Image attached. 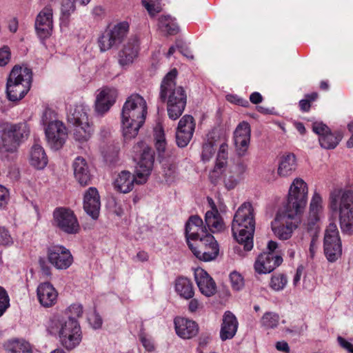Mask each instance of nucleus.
Listing matches in <instances>:
<instances>
[{
	"label": "nucleus",
	"instance_id": "nucleus-1",
	"mask_svg": "<svg viewBox=\"0 0 353 353\" xmlns=\"http://www.w3.org/2000/svg\"><path fill=\"white\" fill-rule=\"evenodd\" d=\"M148 114L145 99L139 94H132L124 103L121 114V130L125 141L135 138L144 124Z\"/></svg>",
	"mask_w": 353,
	"mask_h": 353
},
{
	"label": "nucleus",
	"instance_id": "nucleus-2",
	"mask_svg": "<svg viewBox=\"0 0 353 353\" xmlns=\"http://www.w3.org/2000/svg\"><path fill=\"white\" fill-rule=\"evenodd\" d=\"M177 74L176 69L171 70L163 79L159 92V99L167 103L168 115L172 120L181 116L187 103L185 90L176 84Z\"/></svg>",
	"mask_w": 353,
	"mask_h": 353
},
{
	"label": "nucleus",
	"instance_id": "nucleus-3",
	"mask_svg": "<svg viewBox=\"0 0 353 353\" xmlns=\"http://www.w3.org/2000/svg\"><path fill=\"white\" fill-rule=\"evenodd\" d=\"M328 208L339 212L343 233H353V190L339 186L333 187L329 193Z\"/></svg>",
	"mask_w": 353,
	"mask_h": 353
},
{
	"label": "nucleus",
	"instance_id": "nucleus-4",
	"mask_svg": "<svg viewBox=\"0 0 353 353\" xmlns=\"http://www.w3.org/2000/svg\"><path fill=\"white\" fill-rule=\"evenodd\" d=\"M48 330L59 336L61 344L68 350L77 347L82 340V332L79 321L73 318H65L61 314L52 315L48 322Z\"/></svg>",
	"mask_w": 353,
	"mask_h": 353
},
{
	"label": "nucleus",
	"instance_id": "nucleus-5",
	"mask_svg": "<svg viewBox=\"0 0 353 353\" xmlns=\"http://www.w3.org/2000/svg\"><path fill=\"white\" fill-rule=\"evenodd\" d=\"M253 211L251 203H243L236 212L232 224L233 236L246 251H250L253 248L255 230Z\"/></svg>",
	"mask_w": 353,
	"mask_h": 353
},
{
	"label": "nucleus",
	"instance_id": "nucleus-6",
	"mask_svg": "<svg viewBox=\"0 0 353 353\" xmlns=\"http://www.w3.org/2000/svg\"><path fill=\"white\" fill-rule=\"evenodd\" d=\"M29 134L30 128L26 122L2 123L0 125V152L14 153Z\"/></svg>",
	"mask_w": 353,
	"mask_h": 353
},
{
	"label": "nucleus",
	"instance_id": "nucleus-7",
	"mask_svg": "<svg viewBox=\"0 0 353 353\" xmlns=\"http://www.w3.org/2000/svg\"><path fill=\"white\" fill-rule=\"evenodd\" d=\"M32 71L27 67L15 65L11 70L6 83V92L10 101H17L30 90Z\"/></svg>",
	"mask_w": 353,
	"mask_h": 353
},
{
	"label": "nucleus",
	"instance_id": "nucleus-8",
	"mask_svg": "<svg viewBox=\"0 0 353 353\" xmlns=\"http://www.w3.org/2000/svg\"><path fill=\"white\" fill-rule=\"evenodd\" d=\"M89 108L83 103L70 105L67 118L74 128V138L79 142L87 141L93 133V128L88 118Z\"/></svg>",
	"mask_w": 353,
	"mask_h": 353
},
{
	"label": "nucleus",
	"instance_id": "nucleus-9",
	"mask_svg": "<svg viewBox=\"0 0 353 353\" xmlns=\"http://www.w3.org/2000/svg\"><path fill=\"white\" fill-rule=\"evenodd\" d=\"M41 122L44 127L46 140L50 147L53 150L61 148L67 139L68 132L56 113L51 109H46L41 116Z\"/></svg>",
	"mask_w": 353,
	"mask_h": 353
},
{
	"label": "nucleus",
	"instance_id": "nucleus-10",
	"mask_svg": "<svg viewBox=\"0 0 353 353\" xmlns=\"http://www.w3.org/2000/svg\"><path fill=\"white\" fill-rule=\"evenodd\" d=\"M307 183L301 178H295L290 186L284 210L301 216L307 202Z\"/></svg>",
	"mask_w": 353,
	"mask_h": 353
},
{
	"label": "nucleus",
	"instance_id": "nucleus-11",
	"mask_svg": "<svg viewBox=\"0 0 353 353\" xmlns=\"http://www.w3.org/2000/svg\"><path fill=\"white\" fill-rule=\"evenodd\" d=\"M301 223L300 216L285 210L278 213L271 223V228L274 235L281 240L289 239L293 231Z\"/></svg>",
	"mask_w": 353,
	"mask_h": 353
},
{
	"label": "nucleus",
	"instance_id": "nucleus-12",
	"mask_svg": "<svg viewBox=\"0 0 353 353\" xmlns=\"http://www.w3.org/2000/svg\"><path fill=\"white\" fill-rule=\"evenodd\" d=\"M133 150L139 159L134 173L139 177L138 181L145 183L152 171L154 163V151L143 142L134 146Z\"/></svg>",
	"mask_w": 353,
	"mask_h": 353
},
{
	"label": "nucleus",
	"instance_id": "nucleus-13",
	"mask_svg": "<svg viewBox=\"0 0 353 353\" xmlns=\"http://www.w3.org/2000/svg\"><path fill=\"white\" fill-rule=\"evenodd\" d=\"M324 253L330 262L336 261L341 256V241L337 226L335 223H330L325 230Z\"/></svg>",
	"mask_w": 353,
	"mask_h": 353
},
{
	"label": "nucleus",
	"instance_id": "nucleus-14",
	"mask_svg": "<svg viewBox=\"0 0 353 353\" xmlns=\"http://www.w3.org/2000/svg\"><path fill=\"white\" fill-rule=\"evenodd\" d=\"M47 259L54 268L59 270L69 268L73 263V256L70 251L61 245H52L48 247Z\"/></svg>",
	"mask_w": 353,
	"mask_h": 353
},
{
	"label": "nucleus",
	"instance_id": "nucleus-15",
	"mask_svg": "<svg viewBox=\"0 0 353 353\" xmlns=\"http://www.w3.org/2000/svg\"><path fill=\"white\" fill-rule=\"evenodd\" d=\"M54 223L61 231L67 234H76L79 225L74 212L67 208H57L53 212Z\"/></svg>",
	"mask_w": 353,
	"mask_h": 353
},
{
	"label": "nucleus",
	"instance_id": "nucleus-16",
	"mask_svg": "<svg viewBox=\"0 0 353 353\" xmlns=\"http://www.w3.org/2000/svg\"><path fill=\"white\" fill-rule=\"evenodd\" d=\"M114 88L104 87L98 90L94 103V111L98 116H103L114 105L117 97Z\"/></svg>",
	"mask_w": 353,
	"mask_h": 353
},
{
	"label": "nucleus",
	"instance_id": "nucleus-17",
	"mask_svg": "<svg viewBox=\"0 0 353 353\" xmlns=\"http://www.w3.org/2000/svg\"><path fill=\"white\" fill-rule=\"evenodd\" d=\"M35 30L41 39L49 37L53 30V10L51 6L44 7L35 19Z\"/></svg>",
	"mask_w": 353,
	"mask_h": 353
},
{
	"label": "nucleus",
	"instance_id": "nucleus-18",
	"mask_svg": "<svg viewBox=\"0 0 353 353\" xmlns=\"http://www.w3.org/2000/svg\"><path fill=\"white\" fill-rule=\"evenodd\" d=\"M282 262V257L275 252H264L256 258L254 268L259 274H268L272 272Z\"/></svg>",
	"mask_w": 353,
	"mask_h": 353
},
{
	"label": "nucleus",
	"instance_id": "nucleus-19",
	"mask_svg": "<svg viewBox=\"0 0 353 353\" xmlns=\"http://www.w3.org/2000/svg\"><path fill=\"white\" fill-rule=\"evenodd\" d=\"M250 126L247 122L240 123L234 132V141L239 156H243L250 141Z\"/></svg>",
	"mask_w": 353,
	"mask_h": 353
},
{
	"label": "nucleus",
	"instance_id": "nucleus-20",
	"mask_svg": "<svg viewBox=\"0 0 353 353\" xmlns=\"http://www.w3.org/2000/svg\"><path fill=\"white\" fill-rule=\"evenodd\" d=\"M194 279L200 292L210 297L216 292V285L209 274L202 268H197L194 271Z\"/></svg>",
	"mask_w": 353,
	"mask_h": 353
},
{
	"label": "nucleus",
	"instance_id": "nucleus-21",
	"mask_svg": "<svg viewBox=\"0 0 353 353\" xmlns=\"http://www.w3.org/2000/svg\"><path fill=\"white\" fill-rule=\"evenodd\" d=\"M139 50V42L137 37H130L119 53V64L121 66H128L132 64L138 56Z\"/></svg>",
	"mask_w": 353,
	"mask_h": 353
},
{
	"label": "nucleus",
	"instance_id": "nucleus-22",
	"mask_svg": "<svg viewBox=\"0 0 353 353\" xmlns=\"http://www.w3.org/2000/svg\"><path fill=\"white\" fill-rule=\"evenodd\" d=\"M101 201L99 192L95 188H88L83 196V209L93 219H97L99 215Z\"/></svg>",
	"mask_w": 353,
	"mask_h": 353
},
{
	"label": "nucleus",
	"instance_id": "nucleus-23",
	"mask_svg": "<svg viewBox=\"0 0 353 353\" xmlns=\"http://www.w3.org/2000/svg\"><path fill=\"white\" fill-rule=\"evenodd\" d=\"M174 323L176 333L181 339H192L199 332V326L192 320L179 316L174 319Z\"/></svg>",
	"mask_w": 353,
	"mask_h": 353
},
{
	"label": "nucleus",
	"instance_id": "nucleus-24",
	"mask_svg": "<svg viewBox=\"0 0 353 353\" xmlns=\"http://www.w3.org/2000/svg\"><path fill=\"white\" fill-rule=\"evenodd\" d=\"M139 179L136 173L133 175L129 171H121L114 180V188L119 192L128 193L132 190L134 183L141 184L138 181Z\"/></svg>",
	"mask_w": 353,
	"mask_h": 353
},
{
	"label": "nucleus",
	"instance_id": "nucleus-25",
	"mask_svg": "<svg viewBox=\"0 0 353 353\" xmlns=\"http://www.w3.org/2000/svg\"><path fill=\"white\" fill-rule=\"evenodd\" d=\"M208 232L206 226H203L202 219L198 216L190 217L185 225V234L188 245L189 242H194L196 239Z\"/></svg>",
	"mask_w": 353,
	"mask_h": 353
},
{
	"label": "nucleus",
	"instance_id": "nucleus-26",
	"mask_svg": "<svg viewBox=\"0 0 353 353\" xmlns=\"http://www.w3.org/2000/svg\"><path fill=\"white\" fill-rule=\"evenodd\" d=\"M239 323L236 316L230 311L224 313L220 330V338L222 341L232 339L236 334Z\"/></svg>",
	"mask_w": 353,
	"mask_h": 353
},
{
	"label": "nucleus",
	"instance_id": "nucleus-27",
	"mask_svg": "<svg viewBox=\"0 0 353 353\" xmlns=\"http://www.w3.org/2000/svg\"><path fill=\"white\" fill-rule=\"evenodd\" d=\"M37 296L41 305L49 307L56 303L58 293L52 284L46 282L38 286Z\"/></svg>",
	"mask_w": 353,
	"mask_h": 353
},
{
	"label": "nucleus",
	"instance_id": "nucleus-28",
	"mask_svg": "<svg viewBox=\"0 0 353 353\" xmlns=\"http://www.w3.org/2000/svg\"><path fill=\"white\" fill-rule=\"evenodd\" d=\"M74 177L82 186L88 185L91 181L89 166L85 159L77 157L73 162Z\"/></svg>",
	"mask_w": 353,
	"mask_h": 353
},
{
	"label": "nucleus",
	"instance_id": "nucleus-29",
	"mask_svg": "<svg viewBox=\"0 0 353 353\" xmlns=\"http://www.w3.org/2000/svg\"><path fill=\"white\" fill-rule=\"evenodd\" d=\"M91 0H62L61 3V24L68 26L70 17L77 10V6H87Z\"/></svg>",
	"mask_w": 353,
	"mask_h": 353
},
{
	"label": "nucleus",
	"instance_id": "nucleus-30",
	"mask_svg": "<svg viewBox=\"0 0 353 353\" xmlns=\"http://www.w3.org/2000/svg\"><path fill=\"white\" fill-rule=\"evenodd\" d=\"M323 199L318 192H314L310 203L308 217L305 223L308 230H312L320 219V213L322 212Z\"/></svg>",
	"mask_w": 353,
	"mask_h": 353
},
{
	"label": "nucleus",
	"instance_id": "nucleus-31",
	"mask_svg": "<svg viewBox=\"0 0 353 353\" xmlns=\"http://www.w3.org/2000/svg\"><path fill=\"white\" fill-rule=\"evenodd\" d=\"M244 172L245 166L242 163L231 165L224 175L225 187L228 190L234 189L240 181Z\"/></svg>",
	"mask_w": 353,
	"mask_h": 353
},
{
	"label": "nucleus",
	"instance_id": "nucleus-32",
	"mask_svg": "<svg viewBox=\"0 0 353 353\" xmlns=\"http://www.w3.org/2000/svg\"><path fill=\"white\" fill-rule=\"evenodd\" d=\"M29 161L32 166L38 170L43 169L48 164V159L43 148L35 143L30 152Z\"/></svg>",
	"mask_w": 353,
	"mask_h": 353
},
{
	"label": "nucleus",
	"instance_id": "nucleus-33",
	"mask_svg": "<svg viewBox=\"0 0 353 353\" xmlns=\"http://www.w3.org/2000/svg\"><path fill=\"white\" fill-rule=\"evenodd\" d=\"M296 159L294 154L289 153L281 157L277 174L281 177H288L296 169Z\"/></svg>",
	"mask_w": 353,
	"mask_h": 353
},
{
	"label": "nucleus",
	"instance_id": "nucleus-34",
	"mask_svg": "<svg viewBox=\"0 0 353 353\" xmlns=\"http://www.w3.org/2000/svg\"><path fill=\"white\" fill-rule=\"evenodd\" d=\"M205 226L212 233L221 232L225 228L223 221L214 205L212 210L205 213Z\"/></svg>",
	"mask_w": 353,
	"mask_h": 353
},
{
	"label": "nucleus",
	"instance_id": "nucleus-35",
	"mask_svg": "<svg viewBox=\"0 0 353 353\" xmlns=\"http://www.w3.org/2000/svg\"><path fill=\"white\" fill-rule=\"evenodd\" d=\"M210 244L206 248H201V250H195L194 255L203 261H210L214 259L219 254V245L214 237H210ZM202 246V245H201Z\"/></svg>",
	"mask_w": 353,
	"mask_h": 353
},
{
	"label": "nucleus",
	"instance_id": "nucleus-36",
	"mask_svg": "<svg viewBox=\"0 0 353 353\" xmlns=\"http://www.w3.org/2000/svg\"><path fill=\"white\" fill-rule=\"evenodd\" d=\"M175 290L181 297L185 299H190L194 294L191 281L185 277H180L176 280Z\"/></svg>",
	"mask_w": 353,
	"mask_h": 353
},
{
	"label": "nucleus",
	"instance_id": "nucleus-37",
	"mask_svg": "<svg viewBox=\"0 0 353 353\" xmlns=\"http://www.w3.org/2000/svg\"><path fill=\"white\" fill-rule=\"evenodd\" d=\"M3 346L8 353H32L30 344L23 340L8 341Z\"/></svg>",
	"mask_w": 353,
	"mask_h": 353
},
{
	"label": "nucleus",
	"instance_id": "nucleus-38",
	"mask_svg": "<svg viewBox=\"0 0 353 353\" xmlns=\"http://www.w3.org/2000/svg\"><path fill=\"white\" fill-rule=\"evenodd\" d=\"M158 27L160 31L165 34L173 35L179 31L175 19L169 15L161 16L159 19Z\"/></svg>",
	"mask_w": 353,
	"mask_h": 353
},
{
	"label": "nucleus",
	"instance_id": "nucleus-39",
	"mask_svg": "<svg viewBox=\"0 0 353 353\" xmlns=\"http://www.w3.org/2000/svg\"><path fill=\"white\" fill-rule=\"evenodd\" d=\"M342 139V135L340 132L332 133L330 130L321 135L319 138L320 145L325 149H333L339 144Z\"/></svg>",
	"mask_w": 353,
	"mask_h": 353
},
{
	"label": "nucleus",
	"instance_id": "nucleus-40",
	"mask_svg": "<svg viewBox=\"0 0 353 353\" xmlns=\"http://www.w3.org/2000/svg\"><path fill=\"white\" fill-rule=\"evenodd\" d=\"M108 30L117 45H119L126 37L129 30V24L126 21L120 22Z\"/></svg>",
	"mask_w": 353,
	"mask_h": 353
},
{
	"label": "nucleus",
	"instance_id": "nucleus-41",
	"mask_svg": "<svg viewBox=\"0 0 353 353\" xmlns=\"http://www.w3.org/2000/svg\"><path fill=\"white\" fill-rule=\"evenodd\" d=\"M108 30L117 45H119L126 37L129 30V24L126 21L120 22Z\"/></svg>",
	"mask_w": 353,
	"mask_h": 353
},
{
	"label": "nucleus",
	"instance_id": "nucleus-42",
	"mask_svg": "<svg viewBox=\"0 0 353 353\" xmlns=\"http://www.w3.org/2000/svg\"><path fill=\"white\" fill-rule=\"evenodd\" d=\"M279 320L280 318L278 314L268 312L263 315L261 323L265 329H274L279 325Z\"/></svg>",
	"mask_w": 353,
	"mask_h": 353
},
{
	"label": "nucleus",
	"instance_id": "nucleus-43",
	"mask_svg": "<svg viewBox=\"0 0 353 353\" xmlns=\"http://www.w3.org/2000/svg\"><path fill=\"white\" fill-rule=\"evenodd\" d=\"M288 279L283 274H275L272 276L270 281V288L276 292L283 290L288 284Z\"/></svg>",
	"mask_w": 353,
	"mask_h": 353
},
{
	"label": "nucleus",
	"instance_id": "nucleus-44",
	"mask_svg": "<svg viewBox=\"0 0 353 353\" xmlns=\"http://www.w3.org/2000/svg\"><path fill=\"white\" fill-rule=\"evenodd\" d=\"M155 145L159 152H163L165 150L166 142L164 130L161 125H157L154 129Z\"/></svg>",
	"mask_w": 353,
	"mask_h": 353
},
{
	"label": "nucleus",
	"instance_id": "nucleus-45",
	"mask_svg": "<svg viewBox=\"0 0 353 353\" xmlns=\"http://www.w3.org/2000/svg\"><path fill=\"white\" fill-rule=\"evenodd\" d=\"M98 42L101 52L107 51L117 46V43L113 39L112 36L109 33L108 30L99 38Z\"/></svg>",
	"mask_w": 353,
	"mask_h": 353
},
{
	"label": "nucleus",
	"instance_id": "nucleus-46",
	"mask_svg": "<svg viewBox=\"0 0 353 353\" xmlns=\"http://www.w3.org/2000/svg\"><path fill=\"white\" fill-rule=\"evenodd\" d=\"M195 129V123L194 118L189 114L184 115L178 123L176 130H184L193 134Z\"/></svg>",
	"mask_w": 353,
	"mask_h": 353
},
{
	"label": "nucleus",
	"instance_id": "nucleus-47",
	"mask_svg": "<svg viewBox=\"0 0 353 353\" xmlns=\"http://www.w3.org/2000/svg\"><path fill=\"white\" fill-rule=\"evenodd\" d=\"M210 237H214L209 232L205 233L203 236H201L200 238L196 239L194 242H189V248L192 250V253L194 254L195 250H201V245L203 248H206L210 244H212L210 241Z\"/></svg>",
	"mask_w": 353,
	"mask_h": 353
},
{
	"label": "nucleus",
	"instance_id": "nucleus-48",
	"mask_svg": "<svg viewBox=\"0 0 353 353\" xmlns=\"http://www.w3.org/2000/svg\"><path fill=\"white\" fill-rule=\"evenodd\" d=\"M224 141H225L224 133L218 128L213 129L207 135L206 142L211 143V145L216 148L219 144Z\"/></svg>",
	"mask_w": 353,
	"mask_h": 353
},
{
	"label": "nucleus",
	"instance_id": "nucleus-49",
	"mask_svg": "<svg viewBox=\"0 0 353 353\" xmlns=\"http://www.w3.org/2000/svg\"><path fill=\"white\" fill-rule=\"evenodd\" d=\"M226 164L222 162H216L214 168L209 174V179L212 183L216 185L221 179Z\"/></svg>",
	"mask_w": 353,
	"mask_h": 353
},
{
	"label": "nucleus",
	"instance_id": "nucleus-50",
	"mask_svg": "<svg viewBox=\"0 0 353 353\" xmlns=\"http://www.w3.org/2000/svg\"><path fill=\"white\" fill-rule=\"evenodd\" d=\"M83 312V306L79 303H73L70 305L65 310V318H73L76 319L82 316Z\"/></svg>",
	"mask_w": 353,
	"mask_h": 353
},
{
	"label": "nucleus",
	"instance_id": "nucleus-51",
	"mask_svg": "<svg viewBox=\"0 0 353 353\" xmlns=\"http://www.w3.org/2000/svg\"><path fill=\"white\" fill-rule=\"evenodd\" d=\"M193 134L185 132L184 130H176V142L179 147L184 148L190 143Z\"/></svg>",
	"mask_w": 353,
	"mask_h": 353
},
{
	"label": "nucleus",
	"instance_id": "nucleus-52",
	"mask_svg": "<svg viewBox=\"0 0 353 353\" xmlns=\"http://www.w3.org/2000/svg\"><path fill=\"white\" fill-rule=\"evenodd\" d=\"M142 4L151 16L155 15L161 10L159 0H142Z\"/></svg>",
	"mask_w": 353,
	"mask_h": 353
},
{
	"label": "nucleus",
	"instance_id": "nucleus-53",
	"mask_svg": "<svg viewBox=\"0 0 353 353\" xmlns=\"http://www.w3.org/2000/svg\"><path fill=\"white\" fill-rule=\"evenodd\" d=\"M163 175L166 182L171 183L174 181L176 176V166L170 163L163 164Z\"/></svg>",
	"mask_w": 353,
	"mask_h": 353
},
{
	"label": "nucleus",
	"instance_id": "nucleus-54",
	"mask_svg": "<svg viewBox=\"0 0 353 353\" xmlns=\"http://www.w3.org/2000/svg\"><path fill=\"white\" fill-rule=\"evenodd\" d=\"M232 287L234 290H241L244 286V280L242 276L237 272H233L230 274Z\"/></svg>",
	"mask_w": 353,
	"mask_h": 353
},
{
	"label": "nucleus",
	"instance_id": "nucleus-55",
	"mask_svg": "<svg viewBox=\"0 0 353 353\" xmlns=\"http://www.w3.org/2000/svg\"><path fill=\"white\" fill-rule=\"evenodd\" d=\"M216 151V147L210 143H204L201 153V159L203 162L209 161L214 156Z\"/></svg>",
	"mask_w": 353,
	"mask_h": 353
},
{
	"label": "nucleus",
	"instance_id": "nucleus-56",
	"mask_svg": "<svg viewBox=\"0 0 353 353\" xmlns=\"http://www.w3.org/2000/svg\"><path fill=\"white\" fill-rule=\"evenodd\" d=\"M10 306V299L4 288L0 286V316Z\"/></svg>",
	"mask_w": 353,
	"mask_h": 353
},
{
	"label": "nucleus",
	"instance_id": "nucleus-57",
	"mask_svg": "<svg viewBox=\"0 0 353 353\" xmlns=\"http://www.w3.org/2000/svg\"><path fill=\"white\" fill-rule=\"evenodd\" d=\"M88 321L90 326L94 330L101 328L103 323L101 316L96 312H93L89 315Z\"/></svg>",
	"mask_w": 353,
	"mask_h": 353
},
{
	"label": "nucleus",
	"instance_id": "nucleus-58",
	"mask_svg": "<svg viewBox=\"0 0 353 353\" xmlns=\"http://www.w3.org/2000/svg\"><path fill=\"white\" fill-rule=\"evenodd\" d=\"M219 150L217 154V158L216 162H222L223 164H227V159H228V145L225 143V141L219 144Z\"/></svg>",
	"mask_w": 353,
	"mask_h": 353
},
{
	"label": "nucleus",
	"instance_id": "nucleus-59",
	"mask_svg": "<svg viewBox=\"0 0 353 353\" xmlns=\"http://www.w3.org/2000/svg\"><path fill=\"white\" fill-rule=\"evenodd\" d=\"M12 239L9 232L3 227H0V244L8 245L12 243Z\"/></svg>",
	"mask_w": 353,
	"mask_h": 353
},
{
	"label": "nucleus",
	"instance_id": "nucleus-60",
	"mask_svg": "<svg viewBox=\"0 0 353 353\" xmlns=\"http://www.w3.org/2000/svg\"><path fill=\"white\" fill-rule=\"evenodd\" d=\"M10 200L8 190L3 185H0V207L4 208Z\"/></svg>",
	"mask_w": 353,
	"mask_h": 353
},
{
	"label": "nucleus",
	"instance_id": "nucleus-61",
	"mask_svg": "<svg viewBox=\"0 0 353 353\" xmlns=\"http://www.w3.org/2000/svg\"><path fill=\"white\" fill-rule=\"evenodd\" d=\"M312 130L316 134H319V137L324 135L330 131L328 127L321 122H314L312 124Z\"/></svg>",
	"mask_w": 353,
	"mask_h": 353
},
{
	"label": "nucleus",
	"instance_id": "nucleus-62",
	"mask_svg": "<svg viewBox=\"0 0 353 353\" xmlns=\"http://www.w3.org/2000/svg\"><path fill=\"white\" fill-rule=\"evenodd\" d=\"M139 339L143 346L146 350L152 352L154 349V343L152 339L148 337L144 333H141L139 335Z\"/></svg>",
	"mask_w": 353,
	"mask_h": 353
},
{
	"label": "nucleus",
	"instance_id": "nucleus-63",
	"mask_svg": "<svg viewBox=\"0 0 353 353\" xmlns=\"http://www.w3.org/2000/svg\"><path fill=\"white\" fill-rule=\"evenodd\" d=\"M10 58V52L9 48L6 46L0 49V66L6 65Z\"/></svg>",
	"mask_w": 353,
	"mask_h": 353
},
{
	"label": "nucleus",
	"instance_id": "nucleus-64",
	"mask_svg": "<svg viewBox=\"0 0 353 353\" xmlns=\"http://www.w3.org/2000/svg\"><path fill=\"white\" fill-rule=\"evenodd\" d=\"M338 342L340 344V345L345 349L346 351H347L350 353H353V344L350 342L346 341L345 339H343L341 336H339Z\"/></svg>",
	"mask_w": 353,
	"mask_h": 353
}]
</instances>
